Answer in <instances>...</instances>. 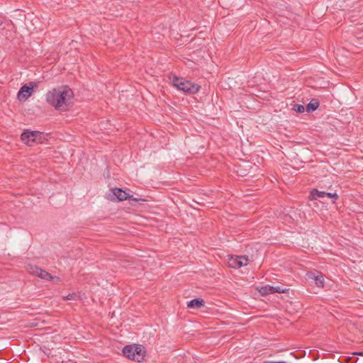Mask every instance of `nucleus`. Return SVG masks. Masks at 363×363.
Segmentation results:
<instances>
[{"label":"nucleus","mask_w":363,"mask_h":363,"mask_svg":"<svg viewBox=\"0 0 363 363\" xmlns=\"http://www.w3.org/2000/svg\"><path fill=\"white\" fill-rule=\"evenodd\" d=\"M74 96L72 90L67 86L53 89L46 94V101L59 111H66Z\"/></svg>","instance_id":"1"},{"label":"nucleus","mask_w":363,"mask_h":363,"mask_svg":"<svg viewBox=\"0 0 363 363\" xmlns=\"http://www.w3.org/2000/svg\"><path fill=\"white\" fill-rule=\"evenodd\" d=\"M172 84L179 90L185 93L194 94L199 91L200 86L195 83L174 76L172 79Z\"/></svg>","instance_id":"2"},{"label":"nucleus","mask_w":363,"mask_h":363,"mask_svg":"<svg viewBox=\"0 0 363 363\" xmlns=\"http://www.w3.org/2000/svg\"><path fill=\"white\" fill-rule=\"evenodd\" d=\"M42 133L39 131H24L21 135V139L27 145L31 146L34 143L40 142L42 138Z\"/></svg>","instance_id":"3"},{"label":"nucleus","mask_w":363,"mask_h":363,"mask_svg":"<svg viewBox=\"0 0 363 363\" xmlns=\"http://www.w3.org/2000/svg\"><path fill=\"white\" fill-rule=\"evenodd\" d=\"M259 293L262 296H267L269 294H272L274 293H279V294H285L288 293L289 291V289L284 287V285H279L276 286L266 285L264 286H261L258 289Z\"/></svg>","instance_id":"4"},{"label":"nucleus","mask_w":363,"mask_h":363,"mask_svg":"<svg viewBox=\"0 0 363 363\" xmlns=\"http://www.w3.org/2000/svg\"><path fill=\"white\" fill-rule=\"evenodd\" d=\"M248 258L247 256L232 255L229 257L228 264L229 267L239 269L247 264Z\"/></svg>","instance_id":"5"},{"label":"nucleus","mask_w":363,"mask_h":363,"mask_svg":"<svg viewBox=\"0 0 363 363\" xmlns=\"http://www.w3.org/2000/svg\"><path fill=\"white\" fill-rule=\"evenodd\" d=\"M28 270L30 274H34L35 276H38V277L41 278L42 279H45L47 281L50 280H54L55 278H52V276L45 270L42 269L40 267H38L36 266H28Z\"/></svg>","instance_id":"6"},{"label":"nucleus","mask_w":363,"mask_h":363,"mask_svg":"<svg viewBox=\"0 0 363 363\" xmlns=\"http://www.w3.org/2000/svg\"><path fill=\"white\" fill-rule=\"evenodd\" d=\"M34 86H36V84L34 82L30 83V86L27 84L22 86L18 92V99L20 101H26L28 99V98L31 95Z\"/></svg>","instance_id":"7"},{"label":"nucleus","mask_w":363,"mask_h":363,"mask_svg":"<svg viewBox=\"0 0 363 363\" xmlns=\"http://www.w3.org/2000/svg\"><path fill=\"white\" fill-rule=\"evenodd\" d=\"M113 194L116 196L118 201H124L126 199L138 201H145L144 199L139 198H134L133 196H130L127 192L123 191L120 188H115L113 190Z\"/></svg>","instance_id":"8"},{"label":"nucleus","mask_w":363,"mask_h":363,"mask_svg":"<svg viewBox=\"0 0 363 363\" xmlns=\"http://www.w3.org/2000/svg\"><path fill=\"white\" fill-rule=\"evenodd\" d=\"M133 352L135 354V361L140 362L145 357V351L143 350V347L140 345H133Z\"/></svg>","instance_id":"9"},{"label":"nucleus","mask_w":363,"mask_h":363,"mask_svg":"<svg viewBox=\"0 0 363 363\" xmlns=\"http://www.w3.org/2000/svg\"><path fill=\"white\" fill-rule=\"evenodd\" d=\"M204 305V301L201 298H196L189 301L187 303V306L190 308H201Z\"/></svg>","instance_id":"10"},{"label":"nucleus","mask_w":363,"mask_h":363,"mask_svg":"<svg viewBox=\"0 0 363 363\" xmlns=\"http://www.w3.org/2000/svg\"><path fill=\"white\" fill-rule=\"evenodd\" d=\"M123 353L124 356H125L128 359L135 360V357L133 352V345H129L125 346L123 349Z\"/></svg>","instance_id":"11"},{"label":"nucleus","mask_w":363,"mask_h":363,"mask_svg":"<svg viewBox=\"0 0 363 363\" xmlns=\"http://www.w3.org/2000/svg\"><path fill=\"white\" fill-rule=\"evenodd\" d=\"M326 196V192L324 191H318L316 189H313L311 191L310 198L311 200H316L318 198H324Z\"/></svg>","instance_id":"12"},{"label":"nucleus","mask_w":363,"mask_h":363,"mask_svg":"<svg viewBox=\"0 0 363 363\" xmlns=\"http://www.w3.org/2000/svg\"><path fill=\"white\" fill-rule=\"evenodd\" d=\"M319 101L318 99H312L306 106L307 112H313L315 111L319 106Z\"/></svg>","instance_id":"13"},{"label":"nucleus","mask_w":363,"mask_h":363,"mask_svg":"<svg viewBox=\"0 0 363 363\" xmlns=\"http://www.w3.org/2000/svg\"><path fill=\"white\" fill-rule=\"evenodd\" d=\"M315 283L317 286L323 287L324 285V278L323 275L314 276Z\"/></svg>","instance_id":"14"},{"label":"nucleus","mask_w":363,"mask_h":363,"mask_svg":"<svg viewBox=\"0 0 363 363\" xmlns=\"http://www.w3.org/2000/svg\"><path fill=\"white\" fill-rule=\"evenodd\" d=\"M305 107L301 104H294L293 106L292 110L295 111L297 113H303L305 110Z\"/></svg>","instance_id":"15"},{"label":"nucleus","mask_w":363,"mask_h":363,"mask_svg":"<svg viewBox=\"0 0 363 363\" xmlns=\"http://www.w3.org/2000/svg\"><path fill=\"white\" fill-rule=\"evenodd\" d=\"M326 196L330 198V199H333V202L335 203V201L338 199V195L334 192V193H331V192H326Z\"/></svg>","instance_id":"16"},{"label":"nucleus","mask_w":363,"mask_h":363,"mask_svg":"<svg viewBox=\"0 0 363 363\" xmlns=\"http://www.w3.org/2000/svg\"><path fill=\"white\" fill-rule=\"evenodd\" d=\"M74 294H69L68 296H65V298L67 300H72L74 298Z\"/></svg>","instance_id":"17"},{"label":"nucleus","mask_w":363,"mask_h":363,"mask_svg":"<svg viewBox=\"0 0 363 363\" xmlns=\"http://www.w3.org/2000/svg\"><path fill=\"white\" fill-rule=\"evenodd\" d=\"M265 363H286V362H283V361H280V362L267 361V362H265Z\"/></svg>","instance_id":"18"},{"label":"nucleus","mask_w":363,"mask_h":363,"mask_svg":"<svg viewBox=\"0 0 363 363\" xmlns=\"http://www.w3.org/2000/svg\"><path fill=\"white\" fill-rule=\"evenodd\" d=\"M52 278H55L54 280H52L53 281H60V279L58 277L52 276Z\"/></svg>","instance_id":"19"},{"label":"nucleus","mask_w":363,"mask_h":363,"mask_svg":"<svg viewBox=\"0 0 363 363\" xmlns=\"http://www.w3.org/2000/svg\"><path fill=\"white\" fill-rule=\"evenodd\" d=\"M356 354L363 357V352H357Z\"/></svg>","instance_id":"20"},{"label":"nucleus","mask_w":363,"mask_h":363,"mask_svg":"<svg viewBox=\"0 0 363 363\" xmlns=\"http://www.w3.org/2000/svg\"><path fill=\"white\" fill-rule=\"evenodd\" d=\"M3 24V21L0 19V26Z\"/></svg>","instance_id":"21"}]
</instances>
